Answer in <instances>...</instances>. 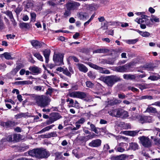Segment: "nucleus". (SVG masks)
Listing matches in <instances>:
<instances>
[{"label":"nucleus","mask_w":160,"mask_h":160,"mask_svg":"<svg viewBox=\"0 0 160 160\" xmlns=\"http://www.w3.org/2000/svg\"><path fill=\"white\" fill-rule=\"evenodd\" d=\"M108 113L111 116L117 118H125L128 116L127 112L120 108L111 110Z\"/></svg>","instance_id":"1"},{"label":"nucleus","mask_w":160,"mask_h":160,"mask_svg":"<svg viewBox=\"0 0 160 160\" xmlns=\"http://www.w3.org/2000/svg\"><path fill=\"white\" fill-rule=\"evenodd\" d=\"M34 100L38 106L43 108L48 105L50 101L48 97L44 95L37 96Z\"/></svg>","instance_id":"2"},{"label":"nucleus","mask_w":160,"mask_h":160,"mask_svg":"<svg viewBox=\"0 0 160 160\" xmlns=\"http://www.w3.org/2000/svg\"><path fill=\"white\" fill-rule=\"evenodd\" d=\"M101 79L110 87H112L115 82L121 80L120 78L116 76H111L101 78Z\"/></svg>","instance_id":"3"},{"label":"nucleus","mask_w":160,"mask_h":160,"mask_svg":"<svg viewBox=\"0 0 160 160\" xmlns=\"http://www.w3.org/2000/svg\"><path fill=\"white\" fill-rule=\"evenodd\" d=\"M139 143L145 148H150L152 145V141L148 137L142 136L138 138Z\"/></svg>","instance_id":"4"},{"label":"nucleus","mask_w":160,"mask_h":160,"mask_svg":"<svg viewBox=\"0 0 160 160\" xmlns=\"http://www.w3.org/2000/svg\"><path fill=\"white\" fill-rule=\"evenodd\" d=\"M63 54L54 53L53 60L56 65L57 66H62L63 65Z\"/></svg>","instance_id":"5"},{"label":"nucleus","mask_w":160,"mask_h":160,"mask_svg":"<svg viewBox=\"0 0 160 160\" xmlns=\"http://www.w3.org/2000/svg\"><path fill=\"white\" fill-rule=\"evenodd\" d=\"M37 153V158H46L50 155L49 152L43 148H38Z\"/></svg>","instance_id":"6"},{"label":"nucleus","mask_w":160,"mask_h":160,"mask_svg":"<svg viewBox=\"0 0 160 160\" xmlns=\"http://www.w3.org/2000/svg\"><path fill=\"white\" fill-rule=\"evenodd\" d=\"M88 65L92 68L98 70L101 73L106 74H108L110 73V72L109 70L106 69L104 68L99 67L96 64H93L91 62H88Z\"/></svg>","instance_id":"7"},{"label":"nucleus","mask_w":160,"mask_h":160,"mask_svg":"<svg viewBox=\"0 0 160 160\" xmlns=\"http://www.w3.org/2000/svg\"><path fill=\"white\" fill-rule=\"evenodd\" d=\"M69 95L71 97L78 98L81 99L85 98L87 97V95L85 93L79 91L69 92Z\"/></svg>","instance_id":"8"},{"label":"nucleus","mask_w":160,"mask_h":160,"mask_svg":"<svg viewBox=\"0 0 160 160\" xmlns=\"http://www.w3.org/2000/svg\"><path fill=\"white\" fill-rule=\"evenodd\" d=\"M80 5L79 3L73 2L67 3L66 6L67 9L72 10L76 9Z\"/></svg>","instance_id":"9"},{"label":"nucleus","mask_w":160,"mask_h":160,"mask_svg":"<svg viewBox=\"0 0 160 160\" xmlns=\"http://www.w3.org/2000/svg\"><path fill=\"white\" fill-rule=\"evenodd\" d=\"M101 140L99 139L92 140L89 143L88 145L89 146L92 147H98L101 146Z\"/></svg>","instance_id":"10"},{"label":"nucleus","mask_w":160,"mask_h":160,"mask_svg":"<svg viewBox=\"0 0 160 160\" xmlns=\"http://www.w3.org/2000/svg\"><path fill=\"white\" fill-rule=\"evenodd\" d=\"M0 125L6 128H10L15 125V122L13 121H8L6 122H0Z\"/></svg>","instance_id":"11"},{"label":"nucleus","mask_w":160,"mask_h":160,"mask_svg":"<svg viewBox=\"0 0 160 160\" xmlns=\"http://www.w3.org/2000/svg\"><path fill=\"white\" fill-rule=\"evenodd\" d=\"M140 130L128 131L123 132V134L132 137H135L138 135Z\"/></svg>","instance_id":"12"},{"label":"nucleus","mask_w":160,"mask_h":160,"mask_svg":"<svg viewBox=\"0 0 160 160\" xmlns=\"http://www.w3.org/2000/svg\"><path fill=\"white\" fill-rule=\"evenodd\" d=\"M127 66L124 65L123 66H119L115 67L114 68V70L116 72H125L127 69Z\"/></svg>","instance_id":"13"},{"label":"nucleus","mask_w":160,"mask_h":160,"mask_svg":"<svg viewBox=\"0 0 160 160\" xmlns=\"http://www.w3.org/2000/svg\"><path fill=\"white\" fill-rule=\"evenodd\" d=\"M50 52V50L48 49H46L43 51V55L45 58L46 63H48V62Z\"/></svg>","instance_id":"14"},{"label":"nucleus","mask_w":160,"mask_h":160,"mask_svg":"<svg viewBox=\"0 0 160 160\" xmlns=\"http://www.w3.org/2000/svg\"><path fill=\"white\" fill-rule=\"evenodd\" d=\"M29 69L35 74H38L41 72V68L36 66L30 67Z\"/></svg>","instance_id":"15"},{"label":"nucleus","mask_w":160,"mask_h":160,"mask_svg":"<svg viewBox=\"0 0 160 160\" xmlns=\"http://www.w3.org/2000/svg\"><path fill=\"white\" fill-rule=\"evenodd\" d=\"M78 18L80 19L85 20L89 18L88 14L84 12H81L78 14Z\"/></svg>","instance_id":"16"},{"label":"nucleus","mask_w":160,"mask_h":160,"mask_svg":"<svg viewBox=\"0 0 160 160\" xmlns=\"http://www.w3.org/2000/svg\"><path fill=\"white\" fill-rule=\"evenodd\" d=\"M79 70L84 73L88 71V68L83 64L81 63H78L77 64Z\"/></svg>","instance_id":"17"},{"label":"nucleus","mask_w":160,"mask_h":160,"mask_svg":"<svg viewBox=\"0 0 160 160\" xmlns=\"http://www.w3.org/2000/svg\"><path fill=\"white\" fill-rule=\"evenodd\" d=\"M50 117L54 122L59 119L61 117L58 113L53 112L51 114V116Z\"/></svg>","instance_id":"18"},{"label":"nucleus","mask_w":160,"mask_h":160,"mask_svg":"<svg viewBox=\"0 0 160 160\" xmlns=\"http://www.w3.org/2000/svg\"><path fill=\"white\" fill-rule=\"evenodd\" d=\"M31 43L33 46L39 48L44 44L43 42H40L37 40H32L31 41Z\"/></svg>","instance_id":"19"},{"label":"nucleus","mask_w":160,"mask_h":160,"mask_svg":"<svg viewBox=\"0 0 160 160\" xmlns=\"http://www.w3.org/2000/svg\"><path fill=\"white\" fill-rule=\"evenodd\" d=\"M138 144L136 142H132L129 143V148L127 149L128 151L130 149H132L135 151L138 149Z\"/></svg>","instance_id":"20"},{"label":"nucleus","mask_w":160,"mask_h":160,"mask_svg":"<svg viewBox=\"0 0 160 160\" xmlns=\"http://www.w3.org/2000/svg\"><path fill=\"white\" fill-rule=\"evenodd\" d=\"M19 26L20 28L22 29L25 28L27 29H29L31 27V26L29 23L24 22L20 23Z\"/></svg>","instance_id":"21"},{"label":"nucleus","mask_w":160,"mask_h":160,"mask_svg":"<svg viewBox=\"0 0 160 160\" xmlns=\"http://www.w3.org/2000/svg\"><path fill=\"white\" fill-rule=\"evenodd\" d=\"M48 4L50 6L55 7L60 4L58 0H49L47 2Z\"/></svg>","instance_id":"22"},{"label":"nucleus","mask_w":160,"mask_h":160,"mask_svg":"<svg viewBox=\"0 0 160 160\" xmlns=\"http://www.w3.org/2000/svg\"><path fill=\"white\" fill-rule=\"evenodd\" d=\"M151 105L148 106L145 112L149 113H156L157 112V109L156 108L151 106Z\"/></svg>","instance_id":"23"},{"label":"nucleus","mask_w":160,"mask_h":160,"mask_svg":"<svg viewBox=\"0 0 160 160\" xmlns=\"http://www.w3.org/2000/svg\"><path fill=\"white\" fill-rule=\"evenodd\" d=\"M0 57L1 58H2L4 57L5 59H13V58H12L10 53L8 52H5L3 54L0 55Z\"/></svg>","instance_id":"24"},{"label":"nucleus","mask_w":160,"mask_h":160,"mask_svg":"<svg viewBox=\"0 0 160 160\" xmlns=\"http://www.w3.org/2000/svg\"><path fill=\"white\" fill-rule=\"evenodd\" d=\"M126 155L123 154L120 155L112 158V159L115 160H124L126 158Z\"/></svg>","instance_id":"25"},{"label":"nucleus","mask_w":160,"mask_h":160,"mask_svg":"<svg viewBox=\"0 0 160 160\" xmlns=\"http://www.w3.org/2000/svg\"><path fill=\"white\" fill-rule=\"evenodd\" d=\"M32 82L29 81H23L16 82L15 83L18 85H25L28 84H32Z\"/></svg>","instance_id":"26"},{"label":"nucleus","mask_w":160,"mask_h":160,"mask_svg":"<svg viewBox=\"0 0 160 160\" xmlns=\"http://www.w3.org/2000/svg\"><path fill=\"white\" fill-rule=\"evenodd\" d=\"M38 151V148L33 149L28 152V154L32 157H35L37 158V152Z\"/></svg>","instance_id":"27"},{"label":"nucleus","mask_w":160,"mask_h":160,"mask_svg":"<svg viewBox=\"0 0 160 160\" xmlns=\"http://www.w3.org/2000/svg\"><path fill=\"white\" fill-rule=\"evenodd\" d=\"M146 99L151 100L152 99V98L151 96L145 95L140 97H137L136 98V99L137 100H141L142 99Z\"/></svg>","instance_id":"28"},{"label":"nucleus","mask_w":160,"mask_h":160,"mask_svg":"<svg viewBox=\"0 0 160 160\" xmlns=\"http://www.w3.org/2000/svg\"><path fill=\"white\" fill-rule=\"evenodd\" d=\"M123 78L126 79L133 80L136 77L134 75L124 74L123 75Z\"/></svg>","instance_id":"29"},{"label":"nucleus","mask_w":160,"mask_h":160,"mask_svg":"<svg viewBox=\"0 0 160 160\" xmlns=\"http://www.w3.org/2000/svg\"><path fill=\"white\" fill-rule=\"evenodd\" d=\"M145 69L147 70H152L154 68V67L152 64H148L145 65L143 67Z\"/></svg>","instance_id":"30"},{"label":"nucleus","mask_w":160,"mask_h":160,"mask_svg":"<svg viewBox=\"0 0 160 160\" xmlns=\"http://www.w3.org/2000/svg\"><path fill=\"white\" fill-rule=\"evenodd\" d=\"M14 142H18L21 139V135L20 134H14L12 135Z\"/></svg>","instance_id":"31"},{"label":"nucleus","mask_w":160,"mask_h":160,"mask_svg":"<svg viewBox=\"0 0 160 160\" xmlns=\"http://www.w3.org/2000/svg\"><path fill=\"white\" fill-rule=\"evenodd\" d=\"M151 139H153L154 144L156 145H160V138H154V136H151Z\"/></svg>","instance_id":"32"},{"label":"nucleus","mask_w":160,"mask_h":160,"mask_svg":"<svg viewBox=\"0 0 160 160\" xmlns=\"http://www.w3.org/2000/svg\"><path fill=\"white\" fill-rule=\"evenodd\" d=\"M3 13L6 14L9 17V18L11 19V21L12 22H13V21H14V19L13 18L12 14L11 11H8L5 12H4Z\"/></svg>","instance_id":"33"},{"label":"nucleus","mask_w":160,"mask_h":160,"mask_svg":"<svg viewBox=\"0 0 160 160\" xmlns=\"http://www.w3.org/2000/svg\"><path fill=\"white\" fill-rule=\"evenodd\" d=\"M137 32L141 35L143 37H148L150 35V33L147 32H143L138 30Z\"/></svg>","instance_id":"34"},{"label":"nucleus","mask_w":160,"mask_h":160,"mask_svg":"<svg viewBox=\"0 0 160 160\" xmlns=\"http://www.w3.org/2000/svg\"><path fill=\"white\" fill-rule=\"evenodd\" d=\"M91 130L95 132L96 134H98L99 133L98 131L97 130L98 128L95 127V126L93 124H90Z\"/></svg>","instance_id":"35"},{"label":"nucleus","mask_w":160,"mask_h":160,"mask_svg":"<svg viewBox=\"0 0 160 160\" xmlns=\"http://www.w3.org/2000/svg\"><path fill=\"white\" fill-rule=\"evenodd\" d=\"M147 117L146 116L140 117L139 121L141 123H143L147 122Z\"/></svg>","instance_id":"36"},{"label":"nucleus","mask_w":160,"mask_h":160,"mask_svg":"<svg viewBox=\"0 0 160 160\" xmlns=\"http://www.w3.org/2000/svg\"><path fill=\"white\" fill-rule=\"evenodd\" d=\"M148 79L153 81L157 80L158 79H160V76L158 75L157 76H150Z\"/></svg>","instance_id":"37"},{"label":"nucleus","mask_w":160,"mask_h":160,"mask_svg":"<svg viewBox=\"0 0 160 160\" xmlns=\"http://www.w3.org/2000/svg\"><path fill=\"white\" fill-rule=\"evenodd\" d=\"M57 135L56 132H53L48 133L47 135V138H50L52 137H55L57 136Z\"/></svg>","instance_id":"38"},{"label":"nucleus","mask_w":160,"mask_h":160,"mask_svg":"<svg viewBox=\"0 0 160 160\" xmlns=\"http://www.w3.org/2000/svg\"><path fill=\"white\" fill-rule=\"evenodd\" d=\"M88 76L92 79H94L96 78V75L91 71H89L88 73Z\"/></svg>","instance_id":"39"},{"label":"nucleus","mask_w":160,"mask_h":160,"mask_svg":"<svg viewBox=\"0 0 160 160\" xmlns=\"http://www.w3.org/2000/svg\"><path fill=\"white\" fill-rule=\"evenodd\" d=\"M138 39L128 40H126V42L129 44H134L138 42Z\"/></svg>","instance_id":"40"},{"label":"nucleus","mask_w":160,"mask_h":160,"mask_svg":"<svg viewBox=\"0 0 160 160\" xmlns=\"http://www.w3.org/2000/svg\"><path fill=\"white\" fill-rule=\"evenodd\" d=\"M63 73L70 78L71 77V73L68 71V69L66 68H64Z\"/></svg>","instance_id":"41"},{"label":"nucleus","mask_w":160,"mask_h":160,"mask_svg":"<svg viewBox=\"0 0 160 160\" xmlns=\"http://www.w3.org/2000/svg\"><path fill=\"white\" fill-rule=\"evenodd\" d=\"M27 116V115L26 113L22 112L17 114L16 116V117L17 118H22V117L25 118Z\"/></svg>","instance_id":"42"},{"label":"nucleus","mask_w":160,"mask_h":160,"mask_svg":"<svg viewBox=\"0 0 160 160\" xmlns=\"http://www.w3.org/2000/svg\"><path fill=\"white\" fill-rule=\"evenodd\" d=\"M35 90L38 91H44V88L42 86H35L34 87Z\"/></svg>","instance_id":"43"},{"label":"nucleus","mask_w":160,"mask_h":160,"mask_svg":"<svg viewBox=\"0 0 160 160\" xmlns=\"http://www.w3.org/2000/svg\"><path fill=\"white\" fill-rule=\"evenodd\" d=\"M34 55L38 60L41 61H43L42 57L39 53H34Z\"/></svg>","instance_id":"44"},{"label":"nucleus","mask_w":160,"mask_h":160,"mask_svg":"<svg viewBox=\"0 0 160 160\" xmlns=\"http://www.w3.org/2000/svg\"><path fill=\"white\" fill-rule=\"evenodd\" d=\"M150 20L152 22H153L154 21L155 22H159V18L153 16H152V18H150Z\"/></svg>","instance_id":"45"},{"label":"nucleus","mask_w":160,"mask_h":160,"mask_svg":"<svg viewBox=\"0 0 160 160\" xmlns=\"http://www.w3.org/2000/svg\"><path fill=\"white\" fill-rule=\"evenodd\" d=\"M86 86L88 88H92L94 86V84L91 81H88L86 82Z\"/></svg>","instance_id":"46"},{"label":"nucleus","mask_w":160,"mask_h":160,"mask_svg":"<svg viewBox=\"0 0 160 160\" xmlns=\"http://www.w3.org/2000/svg\"><path fill=\"white\" fill-rule=\"evenodd\" d=\"M31 16V21L33 22H35L36 20V15L35 12H31L30 13Z\"/></svg>","instance_id":"47"},{"label":"nucleus","mask_w":160,"mask_h":160,"mask_svg":"<svg viewBox=\"0 0 160 160\" xmlns=\"http://www.w3.org/2000/svg\"><path fill=\"white\" fill-rule=\"evenodd\" d=\"M115 149L116 151L121 152H122L125 151V149L124 148L120 147H116L115 148Z\"/></svg>","instance_id":"48"},{"label":"nucleus","mask_w":160,"mask_h":160,"mask_svg":"<svg viewBox=\"0 0 160 160\" xmlns=\"http://www.w3.org/2000/svg\"><path fill=\"white\" fill-rule=\"evenodd\" d=\"M105 52V49H99L93 51V52L96 53H104Z\"/></svg>","instance_id":"49"},{"label":"nucleus","mask_w":160,"mask_h":160,"mask_svg":"<svg viewBox=\"0 0 160 160\" xmlns=\"http://www.w3.org/2000/svg\"><path fill=\"white\" fill-rule=\"evenodd\" d=\"M142 18H139L138 21V23L140 24L141 23H142L144 22L145 18L147 17V16L146 15H143V16H142Z\"/></svg>","instance_id":"50"},{"label":"nucleus","mask_w":160,"mask_h":160,"mask_svg":"<svg viewBox=\"0 0 160 160\" xmlns=\"http://www.w3.org/2000/svg\"><path fill=\"white\" fill-rule=\"evenodd\" d=\"M108 22H105L104 24L101 27V28H102L103 30L107 29H108Z\"/></svg>","instance_id":"51"},{"label":"nucleus","mask_w":160,"mask_h":160,"mask_svg":"<svg viewBox=\"0 0 160 160\" xmlns=\"http://www.w3.org/2000/svg\"><path fill=\"white\" fill-rule=\"evenodd\" d=\"M7 141L10 142H14L12 135H9L7 138Z\"/></svg>","instance_id":"52"},{"label":"nucleus","mask_w":160,"mask_h":160,"mask_svg":"<svg viewBox=\"0 0 160 160\" xmlns=\"http://www.w3.org/2000/svg\"><path fill=\"white\" fill-rule=\"evenodd\" d=\"M122 128L123 129H127L130 128V126L128 124L123 123V124H122Z\"/></svg>","instance_id":"53"},{"label":"nucleus","mask_w":160,"mask_h":160,"mask_svg":"<svg viewBox=\"0 0 160 160\" xmlns=\"http://www.w3.org/2000/svg\"><path fill=\"white\" fill-rule=\"evenodd\" d=\"M54 89L52 88H48L46 92V94L51 95Z\"/></svg>","instance_id":"54"},{"label":"nucleus","mask_w":160,"mask_h":160,"mask_svg":"<svg viewBox=\"0 0 160 160\" xmlns=\"http://www.w3.org/2000/svg\"><path fill=\"white\" fill-rule=\"evenodd\" d=\"M85 119L82 118L78 120V121L76 122V123L79 124H83L85 122Z\"/></svg>","instance_id":"55"},{"label":"nucleus","mask_w":160,"mask_h":160,"mask_svg":"<svg viewBox=\"0 0 160 160\" xmlns=\"http://www.w3.org/2000/svg\"><path fill=\"white\" fill-rule=\"evenodd\" d=\"M53 122H54L53 121V120L51 119V118L50 117H49V120L46 121V122H45V123L46 125H48L51 124H52Z\"/></svg>","instance_id":"56"},{"label":"nucleus","mask_w":160,"mask_h":160,"mask_svg":"<svg viewBox=\"0 0 160 160\" xmlns=\"http://www.w3.org/2000/svg\"><path fill=\"white\" fill-rule=\"evenodd\" d=\"M56 158L58 159H61L62 157V152H57L55 154Z\"/></svg>","instance_id":"57"},{"label":"nucleus","mask_w":160,"mask_h":160,"mask_svg":"<svg viewBox=\"0 0 160 160\" xmlns=\"http://www.w3.org/2000/svg\"><path fill=\"white\" fill-rule=\"evenodd\" d=\"M118 97L119 98L123 99H125L127 97L124 94H118Z\"/></svg>","instance_id":"58"},{"label":"nucleus","mask_w":160,"mask_h":160,"mask_svg":"<svg viewBox=\"0 0 160 160\" xmlns=\"http://www.w3.org/2000/svg\"><path fill=\"white\" fill-rule=\"evenodd\" d=\"M104 63H102L103 64H113L114 63V62L113 61H109V60H104Z\"/></svg>","instance_id":"59"},{"label":"nucleus","mask_w":160,"mask_h":160,"mask_svg":"<svg viewBox=\"0 0 160 160\" xmlns=\"http://www.w3.org/2000/svg\"><path fill=\"white\" fill-rule=\"evenodd\" d=\"M71 12L70 10L67 9L65 11V12L64 13V15L66 17L69 16Z\"/></svg>","instance_id":"60"},{"label":"nucleus","mask_w":160,"mask_h":160,"mask_svg":"<svg viewBox=\"0 0 160 160\" xmlns=\"http://www.w3.org/2000/svg\"><path fill=\"white\" fill-rule=\"evenodd\" d=\"M96 135H96L94 133H93L92 135H88V136H87L86 137H87L88 139H91L93 138Z\"/></svg>","instance_id":"61"},{"label":"nucleus","mask_w":160,"mask_h":160,"mask_svg":"<svg viewBox=\"0 0 160 160\" xmlns=\"http://www.w3.org/2000/svg\"><path fill=\"white\" fill-rule=\"evenodd\" d=\"M54 126V125L52 124L50 126L46 127L45 128L46 129V131H48L49 130L52 129V127H53Z\"/></svg>","instance_id":"62"},{"label":"nucleus","mask_w":160,"mask_h":160,"mask_svg":"<svg viewBox=\"0 0 160 160\" xmlns=\"http://www.w3.org/2000/svg\"><path fill=\"white\" fill-rule=\"evenodd\" d=\"M22 10V9L21 8L18 7L16 8L15 10V12L17 14H19L20 12Z\"/></svg>","instance_id":"63"},{"label":"nucleus","mask_w":160,"mask_h":160,"mask_svg":"<svg viewBox=\"0 0 160 160\" xmlns=\"http://www.w3.org/2000/svg\"><path fill=\"white\" fill-rule=\"evenodd\" d=\"M154 130L157 131V135H158V136L160 137V129L158 128H155Z\"/></svg>","instance_id":"64"}]
</instances>
